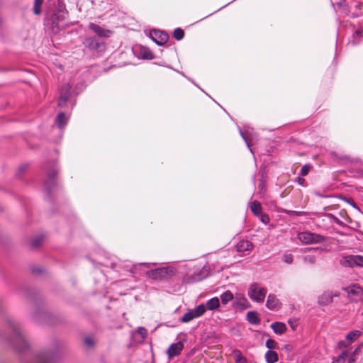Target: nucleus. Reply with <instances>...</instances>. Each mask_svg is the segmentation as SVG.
I'll use <instances>...</instances> for the list:
<instances>
[{"label":"nucleus","mask_w":363,"mask_h":363,"mask_svg":"<svg viewBox=\"0 0 363 363\" xmlns=\"http://www.w3.org/2000/svg\"><path fill=\"white\" fill-rule=\"evenodd\" d=\"M175 269L172 267H164L147 271V277L149 278L162 281L172 278L175 274Z\"/></svg>","instance_id":"obj_1"},{"label":"nucleus","mask_w":363,"mask_h":363,"mask_svg":"<svg viewBox=\"0 0 363 363\" xmlns=\"http://www.w3.org/2000/svg\"><path fill=\"white\" fill-rule=\"evenodd\" d=\"M297 238L303 244L305 245L321 243L325 241V238L324 236L308 231L299 233Z\"/></svg>","instance_id":"obj_2"},{"label":"nucleus","mask_w":363,"mask_h":363,"mask_svg":"<svg viewBox=\"0 0 363 363\" xmlns=\"http://www.w3.org/2000/svg\"><path fill=\"white\" fill-rule=\"evenodd\" d=\"M340 264L343 267H363V256L359 255L344 256L340 259Z\"/></svg>","instance_id":"obj_3"},{"label":"nucleus","mask_w":363,"mask_h":363,"mask_svg":"<svg viewBox=\"0 0 363 363\" xmlns=\"http://www.w3.org/2000/svg\"><path fill=\"white\" fill-rule=\"evenodd\" d=\"M267 291L258 284H252L248 290L249 297L257 302H262L266 296Z\"/></svg>","instance_id":"obj_4"},{"label":"nucleus","mask_w":363,"mask_h":363,"mask_svg":"<svg viewBox=\"0 0 363 363\" xmlns=\"http://www.w3.org/2000/svg\"><path fill=\"white\" fill-rule=\"evenodd\" d=\"M205 312L206 307L204 304H200L195 308L191 309L186 313L181 318V320L183 323H188L196 318L201 316Z\"/></svg>","instance_id":"obj_5"},{"label":"nucleus","mask_w":363,"mask_h":363,"mask_svg":"<svg viewBox=\"0 0 363 363\" xmlns=\"http://www.w3.org/2000/svg\"><path fill=\"white\" fill-rule=\"evenodd\" d=\"M150 38L157 45H163L167 42L169 35L166 32L154 30L150 32Z\"/></svg>","instance_id":"obj_6"},{"label":"nucleus","mask_w":363,"mask_h":363,"mask_svg":"<svg viewBox=\"0 0 363 363\" xmlns=\"http://www.w3.org/2000/svg\"><path fill=\"white\" fill-rule=\"evenodd\" d=\"M343 291H346L351 299L361 297L363 295V289L358 284H352L347 287H344Z\"/></svg>","instance_id":"obj_7"},{"label":"nucleus","mask_w":363,"mask_h":363,"mask_svg":"<svg viewBox=\"0 0 363 363\" xmlns=\"http://www.w3.org/2000/svg\"><path fill=\"white\" fill-rule=\"evenodd\" d=\"M183 348L184 344L181 341L170 345L167 351V354L169 358L171 359L175 356L179 355L182 351Z\"/></svg>","instance_id":"obj_8"},{"label":"nucleus","mask_w":363,"mask_h":363,"mask_svg":"<svg viewBox=\"0 0 363 363\" xmlns=\"http://www.w3.org/2000/svg\"><path fill=\"white\" fill-rule=\"evenodd\" d=\"M240 135L242 136V139L245 141L246 145L250 148V151L252 152V150L251 148V146L254 145V141L255 139V134L252 133V130H245V131H242L240 130Z\"/></svg>","instance_id":"obj_9"},{"label":"nucleus","mask_w":363,"mask_h":363,"mask_svg":"<svg viewBox=\"0 0 363 363\" xmlns=\"http://www.w3.org/2000/svg\"><path fill=\"white\" fill-rule=\"evenodd\" d=\"M89 27L100 37H109L112 33L110 30L104 29L94 23H90Z\"/></svg>","instance_id":"obj_10"},{"label":"nucleus","mask_w":363,"mask_h":363,"mask_svg":"<svg viewBox=\"0 0 363 363\" xmlns=\"http://www.w3.org/2000/svg\"><path fill=\"white\" fill-rule=\"evenodd\" d=\"M333 301V292L325 291L319 297L318 302L321 306H326L331 303Z\"/></svg>","instance_id":"obj_11"},{"label":"nucleus","mask_w":363,"mask_h":363,"mask_svg":"<svg viewBox=\"0 0 363 363\" xmlns=\"http://www.w3.org/2000/svg\"><path fill=\"white\" fill-rule=\"evenodd\" d=\"M70 89L71 86L69 84H67L61 89L60 98L58 102V105L60 106H63L65 105L69 96Z\"/></svg>","instance_id":"obj_12"},{"label":"nucleus","mask_w":363,"mask_h":363,"mask_svg":"<svg viewBox=\"0 0 363 363\" xmlns=\"http://www.w3.org/2000/svg\"><path fill=\"white\" fill-rule=\"evenodd\" d=\"M220 305V300L218 297H213L209 299L208 301H207L206 303L204 304L206 310L208 309L209 311L218 309Z\"/></svg>","instance_id":"obj_13"},{"label":"nucleus","mask_w":363,"mask_h":363,"mask_svg":"<svg viewBox=\"0 0 363 363\" xmlns=\"http://www.w3.org/2000/svg\"><path fill=\"white\" fill-rule=\"evenodd\" d=\"M57 174V171L56 169H52L48 173V179L45 183L46 187L48 190L50 189L51 186L55 184V178Z\"/></svg>","instance_id":"obj_14"},{"label":"nucleus","mask_w":363,"mask_h":363,"mask_svg":"<svg viewBox=\"0 0 363 363\" xmlns=\"http://www.w3.org/2000/svg\"><path fill=\"white\" fill-rule=\"evenodd\" d=\"M234 298L233 294L228 290L220 295V301L223 305L228 304L230 301Z\"/></svg>","instance_id":"obj_15"},{"label":"nucleus","mask_w":363,"mask_h":363,"mask_svg":"<svg viewBox=\"0 0 363 363\" xmlns=\"http://www.w3.org/2000/svg\"><path fill=\"white\" fill-rule=\"evenodd\" d=\"M67 121L68 118L63 113H60L56 117L55 122L61 128L67 124Z\"/></svg>","instance_id":"obj_16"},{"label":"nucleus","mask_w":363,"mask_h":363,"mask_svg":"<svg viewBox=\"0 0 363 363\" xmlns=\"http://www.w3.org/2000/svg\"><path fill=\"white\" fill-rule=\"evenodd\" d=\"M286 330V326L284 323L281 322L274 323V333L276 334H282Z\"/></svg>","instance_id":"obj_17"},{"label":"nucleus","mask_w":363,"mask_h":363,"mask_svg":"<svg viewBox=\"0 0 363 363\" xmlns=\"http://www.w3.org/2000/svg\"><path fill=\"white\" fill-rule=\"evenodd\" d=\"M266 345L269 348V350L265 354L266 360L268 363H272V339L267 340Z\"/></svg>","instance_id":"obj_18"},{"label":"nucleus","mask_w":363,"mask_h":363,"mask_svg":"<svg viewBox=\"0 0 363 363\" xmlns=\"http://www.w3.org/2000/svg\"><path fill=\"white\" fill-rule=\"evenodd\" d=\"M252 246V245L250 242L247 240H242L238 244L237 249L238 251L249 250L251 249Z\"/></svg>","instance_id":"obj_19"},{"label":"nucleus","mask_w":363,"mask_h":363,"mask_svg":"<svg viewBox=\"0 0 363 363\" xmlns=\"http://www.w3.org/2000/svg\"><path fill=\"white\" fill-rule=\"evenodd\" d=\"M233 356L236 363H247L246 359L242 356L240 350H233Z\"/></svg>","instance_id":"obj_20"},{"label":"nucleus","mask_w":363,"mask_h":363,"mask_svg":"<svg viewBox=\"0 0 363 363\" xmlns=\"http://www.w3.org/2000/svg\"><path fill=\"white\" fill-rule=\"evenodd\" d=\"M247 320L251 324H257L259 323V318L257 317V314L255 311H249L247 313Z\"/></svg>","instance_id":"obj_21"},{"label":"nucleus","mask_w":363,"mask_h":363,"mask_svg":"<svg viewBox=\"0 0 363 363\" xmlns=\"http://www.w3.org/2000/svg\"><path fill=\"white\" fill-rule=\"evenodd\" d=\"M250 207L251 211L255 215L257 216V215H259L261 213L262 208H261V205H260V203L259 202H257V201H252V203H250Z\"/></svg>","instance_id":"obj_22"},{"label":"nucleus","mask_w":363,"mask_h":363,"mask_svg":"<svg viewBox=\"0 0 363 363\" xmlns=\"http://www.w3.org/2000/svg\"><path fill=\"white\" fill-rule=\"evenodd\" d=\"M360 335L361 332L359 330H352L347 335L346 339L350 342H352L357 340L360 336Z\"/></svg>","instance_id":"obj_23"},{"label":"nucleus","mask_w":363,"mask_h":363,"mask_svg":"<svg viewBox=\"0 0 363 363\" xmlns=\"http://www.w3.org/2000/svg\"><path fill=\"white\" fill-rule=\"evenodd\" d=\"M43 3V0H35L33 6V12L36 15H39L41 13V6Z\"/></svg>","instance_id":"obj_24"},{"label":"nucleus","mask_w":363,"mask_h":363,"mask_svg":"<svg viewBox=\"0 0 363 363\" xmlns=\"http://www.w3.org/2000/svg\"><path fill=\"white\" fill-rule=\"evenodd\" d=\"M52 357L51 355H42L39 357L38 363H52Z\"/></svg>","instance_id":"obj_25"},{"label":"nucleus","mask_w":363,"mask_h":363,"mask_svg":"<svg viewBox=\"0 0 363 363\" xmlns=\"http://www.w3.org/2000/svg\"><path fill=\"white\" fill-rule=\"evenodd\" d=\"M174 37L175 39L180 40L184 38V32L181 28H177L174 30Z\"/></svg>","instance_id":"obj_26"},{"label":"nucleus","mask_w":363,"mask_h":363,"mask_svg":"<svg viewBox=\"0 0 363 363\" xmlns=\"http://www.w3.org/2000/svg\"><path fill=\"white\" fill-rule=\"evenodd\" d=\"M312 167L310 164H305L301 169V176L304 177L306 176Z\"/></svg>","instance_id":"obj_27"},{"label":"nucleus","mask_w":363,"mask_h":363,"mask_svg":"<svg viewBox=\"0 0 363 363\" xmlns=\"http://www.w3.org/2000/svg\"><path fill=\"white\" fill-rule=\"evenodd\" d=\"M347 357V352L346 351H344L342 352L339 356L336 359V362L337 363H341V362H344L346 359Z\"/></svg>","instance_id":"obj_28"},{"label":"nucleus","mask_w":363,"mask_h":363,"mask_svg":"<svg viewBox=\"0 0 363 363\" xmlns=\"http://www.w3.org/2000/svg\"><path fill=\"white\" fill-rule=\"evenodd\" d=\"M14 333L19 342H22L23 343L25 342V338L21 333L19 329H14Z\"/></svg>","instance_id":"obj_29"},{"label":"nucleus","mask_w":363,"mask_h":363,"mask_svg":"<svg viewBox=\"0 0 363 363\" xmlns=\"http://www.w3.org/2000/svg\"><path fill=\"white\" fill-rule=\"evenodd\" d=\"M203 279V277H201V275L197 274L196 276L194 277L192 279H189L186 280V282H187V283H192V282H194V281H201Z\"/></svg>","instance_id":"obj_30"},{"label":"nucleus","mask_w":363,"mask_h":363,"mask_svg":"<svg viewBox=\"0 0 363 363\" xmlns=\"http://www.w3.org/2000/svg\"><path fill=\"white\" fill-rule=\"evenodd\" d=\"M142 56L145 59H152L153 55L152 53L149 50H145L143 52Z\"/></svg>","instance_id":"obj_31"},{"label":"nucleus","mask_w":363,"mask_h":363,"mask_svg":"<svg viewBox=\"0 0 363 363\" xmlns=\"http://www.w3.org/2000/svg\"><path fill=\"white\" fill-rule=\"evenodd\" d=\"M84 343L88 347H92L94 345V341L91 337H87L84 339Z\"/></svg>","instance_id":"obj_32"},{"label":"nucleus","mask_w":363,"mask_h":363,"mask_svg":"<svg viewBox=\"0 0 363 363\" xmlns=\"http://www.w3.org/2000/svg\"><path fill=\"white\" fill-rule=\"evenodd\" d=\"M138 333L143 337H145L147 336V332L145 328L140 327L138 330Z\"/></svg>","instance_id":"obj_33"},{"label":"nucleus","mask_w":363,"mask_h":363,"mask_svg":"<svg viewBox=\"0 0 363 363\" xmlns=\"http://www.w3.org/2000/svg\"><path fill=\"white\" fill-rule=\"evenodd\" d=\"M284 260L288 264H291L293 262V256L291 255H285L284 256Z\"/></svg>","instance_id":"obj_34"},{"label":"nucleus","mask_w":363,"mask_h":363,"mask_svg":"<svg viewBox=\"0 0 363 363\" xmlns=\"http://www.w3.org/2000/svg\"><path fill=\"white\" fill-rule=\"evenodd\" d=\"M42 239L43 238L41 237L35 239L33 241V246L35 247H37L40 245Z\"/></svg>","instance_id":"obj_35"},{"label":"nucleus","mask_w":363,"mask_h":363,"mask_svg":"<svg viewBox=\"0 0 363 363\" xmlns=\"http://www.w3.org/2000/svg\"><path fill=\"white\" fill-rule=\"evenodd\" d=\"M297 182L298 183V184H300L301 186H305L306 184V180L303 178V177H298L297 178Z\"/></svg>","instance_id":"obj_36"},{"label":"nucleus","mask_w":363,"mask_h":363,"mask_svg":"<svg viewBox=\"0 0 363 363\" xmlns=\"http://www.w3.org/2000/svg\"><path fill=\"white\" fill-rule=\"evenodd\" d=\"M346 201H347V202L348 203H350V205H352L353 207H354L355 208L359 209L353 199H347Z\"/></svg>","instance_id":"obj_37"},{"label":"nucleus","mask_w":363,"mask_h":363,"mask_svg":"<svg viewBox=\"0 0 363 363\" xmlns=\"http://www.w3.org/2000/svg\"><path fill=\"white\" fill-rule=\"evenodd\" d=\"M280 306H281V303L279 302V300H277V299H275V298H274V309L275 308H279V307H280Z\"/></svg>","instance_id":"obj_38"},{"label":"nucleus","mask_w":363,"mask_h":363,"mask_svg":"<svg viewBox=\"0 0 363 363\" xmlns=\"http://www.w3.org/2000/svg\"><path fill=\"white\" fill-rule=\"evenodd\" d=\"M271 295L268 296V300L267 301V306L271 309L272 308V302L270 301Z\"/></svg>","instance_id":"obj_39"},{"label":"nucleus","mask_w":363,"mask_h":363,"mask_svg":"<svg viewBox=\"0 0 363 363\" xmlns=\"http://www.w3.org/2000/svg\"><path fill=\"white\" fill-rule=\"evenodd\" d=\"M269 218L268 216H264L262 217V221L264 223H267V222H269Z\"/></svg>","instance_id":"obj_40"},{"label":"nucleus","mask_w":363,"mask_h":363,"mask_svg":"<svg viewBox=\"0 0 363 363\" xmlns=\"http://www.w3.org/2000/svg\"><path fill=\"white\" fill-rule=\"evenodd\" d=\"M279 360L278 354L274 351V363Z\"/></svg>","instance_id":"obj_41"},{"label":"nucleus","mask_w":363,"mask_h":363,"mask_svg":"<svg viewBox=\"0 0 363 363\" xmlns=\"http://www.w3.org/2000/svg\"><path fill=\"white\" fill-rule=\"evenodd\" d=\"M238 298H240V301H242L240 303L241 304H243L244 303H245L247 301L246 299L244 297H240V298L237 297L236 298V299H238Z\"/></svg>","instance_id":"obj_42"},{"label":"nucleus","mask_w":363,"mask_h":363,"mask_svg":"<svg viewBox=\"0 0 363 363\" xmlns=\"http://www.w3.org/2000/svg\"><path fill=\"white\" fill-rule=\"evenodd\" d=\"M338 345H339V347H345V345L344 342H342V341H340V342L338 343Z\"/></svg>","instance_id":"obj_43"},{"label":"nucleus","mask_w":363,"mask_h":363,"mask_svg":"<svg viewBox=\"0 0 363 363\" xmlns=\"http://www.w3.org/2000/svg\"><path fill=\"white\" fill-rule=\"evenodd\" d=\"M354 361H355V359H354V358L350 357V358L349 359L348 363H354Z\"/></svg>","instance_id":"obj_44"},{"label":"nucleus","mask_w":363,"mask_h":363,"mask_svg":"<svg viewBox=\"0 0 363 363\" xmlns=\"http://www.w3.org/2000/svg\"><path fill=\"white\" fill-rule=\"evenodd\" d=\"M340 296V293L339 292H335L333 293V297H337Z\"/></svg>","instance_id":"obj_45"},{"label":"nucleus","mask_w":363,"mask_h":363,"mask_svg":"<svg viewBox=\"0 0 363 363\" xmlns=\"http://www.w3.org/2000/svg\"><path fill=\"white\" fill-rule=\"evenodd\" d=\"M141 264H143V265H147H147H149V264H147V263H141Z\"/></svg>","instance_id":"obj_46"},{"label":"nucleus","mask_w":363,"mask_h":363,"mask_svg":"<svg viewBox=\"0 0 363 363\" xmlns=\"http://www.w3.org/2000/svg\"><path fill=\"white\" fill-rule=\"evenodd\" d=\"M356 33H357V34H359V33H361V31H359V30H357V31H356Z\"/></svg>","instance_id":"obj_47"},{"label":"nucleus","mask_w":363,"mask_h":363,"mask_svg":"<svg viewBox=\"0 0 363 363\" xmlns=\"http://www.w3.org/2000/svg\"><path fill=\"white\" fill-rule=\"evenodd\" d=\"M356 352H357V349H356V350L354 351V354H355Z\"/></svg>","instance_id":"obj_48"},{"label":"nucleus","mask_w":363,"mask_h":363,"mask_svg":"<svg viewBox=\"0 0 363 363\" xmlns=\"http://www.w3.org/2000/svg\"><path fill=\"white\" fill-rule=\"evenodd\" d=\"M273 347H274V348L275 347V342H274Z\"/></svg>","instance_id":"obj_49"}]
</instances>
